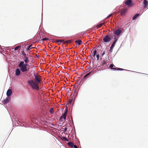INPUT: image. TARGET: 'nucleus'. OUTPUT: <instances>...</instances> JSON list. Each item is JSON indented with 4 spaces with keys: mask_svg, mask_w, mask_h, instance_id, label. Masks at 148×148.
<instances>
[{
    "mask_svg": "<svg viewBox=\"0 0 148 148\" xmlns=\"http://www.w3.org/2000/svg\"><path fill=\"white\" fill-rule=\"evenodd\" d=\"M114 39H115V40L112 43V44L111 46L110 47H112L113 48H114V46H115V44L116 43V41L117 40V39H116V38L115 37L114 38Z\"/></svg>",
    "mask_w": 148,
    "mask_h": 148,
    "instance_id": "nucleus-13",
    "label": "nucleus"
},
{
    "mask_svg": "<svg viewBox=\"0 0 148 148\" xmlns=\"http://www.w3.org/2000/svg\"><path fill=\"white\" fill-rule=\"evenodd\" d=\"M23 55L24 56L25 58L27 57L25 53L24 52L23 53H22Z\"/></svg>",
    "mask_w": 148,
    "mask_h": 148,
    "instance_id": "nucleus-29",
    "label": "nucleus"
},
{
    "mask_svg": "<svg viewBox=\"0 0 148 148\" xmlns=\"http://www.w3.org/2000/svg\"><path fill=\"white\" fill-rule=\"evenodd\" d=\"M67 144L72 147L74 148H78L77 146L75 145H74L73 143L69 142Z\"/></svg>",
    "mask_w": 148,
    "mask_h": 148,
    "instance_id": "nucleus-7",
    "label": "nucleus"
},
{
    "mask_svg": "<svg viewBox=\"0 0 148 148\" xmlns=\"http://www.w3.org/2000/svg\"><path fill=\"white\" fill-rule=\"evenodd\" d=\"M125 3L129 7H132L134 5V3H132V0H127Z\"/></svg>",
    "mask_w": 148,
    "mask_h": 148,
    "instance_id": "nucleus-4",
    "label": "nucleus"
},
{
    "mask_svg": "<svg viewBox=\"0 0 148 148\" xmlns=\"http://www.w3.org/2000/svg\"><path fill=\"white\" fill-rule=\"evenodd\" d=\"M49 112L51 113H53L54 112V111H53V108H51L50 110H49Z\"/></svg>",
    "mask_w": 148,
    "mask_h": 148,
    "instance_id": "nucleus-25",
    "label": "nucleus"
},
{
    "mask_svg": "<svg viewBox=\"0 0 148 148\" xmlns=\"http://www.w3.org/2000/svg\"><path fill=\"white\" fill-rule=\"evenodd\" d=\"M96 57L97 58V60H98L99 59V55L98 54L96 55Z\"/></svg>",
    "mask_w": 148,
    "mask_h": 148,
    "instance_id": "nucleus-34",
    "label": "nucleus"
},
{
    "mask_svg": "<svg viewBox=\"0 0 148 148\" xmlns=\"http://www.w3.org/2000/svg\"><path fill=\"white\" fill-rule=\"evenodd\" d=\"M127 11V9L125 8H123L122 9L121 12V15L122 16H124L125 14H126Z\"/></svg>",
    "mask_w": 148,
    "mask_h": 148,
    "instance_id": "nucleus-8",
    "label": "nucleus"
},
{
    "mask_svg": "<svg viewBox=\"0 0 148 148\" xmlns=\"http://www.w3.org/2000/svg\"><path fill=\"white\" fill-rule=\"evenodd\" d=\"M67 130V128L66 127H65L64 128V131H66Z\"/></svg>",
    "mask_w": 148,
    "mask_h": 148,
    "instance_id": "nucleus-36",
    "label": "nucleus"
},
{
    "mask_svg": "<svg viewBox=\"0 0 148 148\" xmlns=\"http://www.w3.org/2000/svg\"><path fill=\"white\" fill-rule=\"evenodd\" d=\"M49 39V38H43L42 39V40H47Z\"/></svg>",
    "mask_w": 148,
    "mask_h": 148,
    "instance_id": "nucleus-26",
    "label": "nucleus"
},
{
    "mask_svg": "<svg viewBox=\"0 0 148 148\" xmlns=\"http://www.w3.org/2000/svg\"><path fill=\"white\" fill-rule=\"evenodd\" d=\"M96 52H97V51L96 50H94L93 51V52H92V56L93 57H95V55L96 54Z\"/></svg>",
    "mask_w": 148,
    "mask_h": 148,
    "instance_id": "nucleus-20",
    "label": "nucleus"
},
{
    "mask_svg": "<svg viewBox=\"0 0 148 148\" xmlns=\"http://www.w3.org/2000/svg\"><path fill=\"white\" fill-rule=\"evenodd\" d=\"M121 32V31L120 30L118 29L115 30L114 32V33L117 36H118Z\"/></svg>",
    "mask_w": 148,
    "mask_h": 148,
    "instance_id": "nucleus-9",
    "label": "nucleus"
},
{
    "mask_svg": "<svg viewBox=\"0 0 148 148\" xmlns=\"http://www.w3.org/2000/svg\"><path fill=\"white\" fill-rule=\"evenodd\" d=\"M105 51H104L103 53H102V57H103V56L105 55Z\"/></svg>",
    "mask_w": 148,
    "mask_h": 148,
    "instance_id": "nucleus-32",
    "label": "nucleus"
},
{
    "mask_svg": "<svg viewBox=\"0 0 148 148\" xmlns=\"http://www.w3.org/2000/svg\"><path fill=\"white\" fill-rule=\"evenodd\" d=\"M139 14H137L135 15L133 17L132 19L134 20L139 15Z\"/></svg>",
    "mask_w": 148,
    "mask_h": 148,
    "instance_id": "nucleus-21",
    "label": "nucleus"
},
{
    "mask_svg": "<svg viewBox=\"0 0 148 148\" xmlns=\"http://www.w3.org/2000/svg\"><path fill=\"white\" fill-rule=\"evenodd\" d=\"M20 47L19 46H17V47H16L14 49V50H16L18 49V48H20Z\"/></svg>",
    "mask_w": 148,
    "mask_h": 148,
    "instance_id": "nucleus-27",
    "label": "nucleus"
},
{
    "mask_svg": "<svg viewBox=\"0 0 148 148\" xmlns=\"http://www.w3.org/2000/svg\"><path fill=\"white\" fill-rule=\"evenodd\" d=\"M67 111H68V108L67 107H66V109H65V112H66V114H67Z\"/></svg>",
    "mask_w": 148,
    "mask_h": 148,
    "instance_id": "nucleus-35",
    "label": "nucleus"
},
{
    "mask_svg": "<svg viewBox=\"0 0 148 148\" xmlns=\"http://www.w3.org/2000/svg\"><path fill=\"white\" fill-rule=\"evenodd\" d=\"M72 101H73V100H72V99H70V100H69V104H71V103H72Z\"/></svg>",
    "mask_w": 148,
    "mask_h": 148,
    "instance_id": "nucleus-33",
    "label": "nucleus"
},
{
    "mask_svg": "<svg viewBox=\"0 0 148 148\" xmlns=\"http://www.w3.org/2000/svg\"><path fill=\"white\" fill-rule=\"evenodd\" d=\"M71 40H68L67 41H65L64 42V43L65 44H68L69 42H71Z\"/></svg>",
    "mask_w": 148,
    "mask_h": 148,
    "instance_id": "nucleus-24",
    "label": "nucleus"
},
{
    "mask_svg": "<svg viewBox=\"0 0 148 148\" xmlns=\"http://www.w3.org/2000/svg\"><path fill=\"white\" fill-rule=\"evenodd\" d=\"M34 82L33 80H29L28 83L33 89L38 90L39 87L38 86V83L42 81L41 77L37 74H34Z\"/></svg>",
    "mask_w": 148,
    "mask_h": 148,
    "instance_id": "nucleus-1",
    "label": "nucleus"
},
{
    "mask_svg": "<svg viewBox=\"0 0 148 148\" xmlns=\"http://www.w3.org/2000/svg\"><path fill=\"white\" fill-rule=\"evenodd\" d=\"M105 23H101L98 25H97L96 26V27L97 28H98L101 27L103 25H105Z\"/></svg>",
    "mask_w": 148,
    "mask_h": 148,
    "instance_id": "nucleus-16",
    "label": "nucleus"
},
{
    "mask_svg": "<svg viewBox=\"0 0 148 148\" xmlns=\"http://www.w3.org/2000/svg\"><path fill=\"white\" fill-rule=\"evenodd\" d=\"M113 48H112V47H110V49L109 50V51L110 52H112V50H113Z\"/></svg>",
    "mask_w": 148,
    "mask_h": 148,
    "instance_id": "nucleus-28",
    "label": "nucleus"
},
{
    "mask_svg": "<svg viewBox=\"0 0 148 148\" xmlns=\"http://www.w3.org/2000/svg\"><path fill=\"white\" fill-rule=\"evenodd\" d=\"M21 74V71L20 69L17 68L16 69L15 71V75L16 76H18Z\"/></svg>",
    "mask_w": 148,
    "mask_h": 148,
    "instance_id": "nucleus-10",
    "label": "nucleus"
},
{
    "mask_svg": "<svg viewBox=\"0 0 148 148\" xmlns=\"http://www.w3.org/2000/svg\"><path fill=\"white\" fill-rule=\"evenodd\" d=\"M90 73L91 72H90L87 73L86 75H85L84 76V77L83 79L84 80L85 79H86V78H88Z\"/></svg>",
    "mask_w": 148,
    "mask_h": 148,
    "instance_id": "nucleus-14",
    "label": "nucleus"
},
{
    "mask_svg": "<svg viewBox=\"0 0 148 148\" xmlns=\"http://www.w3.org/2000/svg\"><path fill=\"white\" fill-rule=\"evenodd\" d=\"M24 61L25 63H28L29 61L28 58L27 57L25 58V59L24 60Z\"/></svg>",
    "mask_w": 148,
    "mask_h": 148,
    "instance_id": "nucleus-17",
    "label": "nucleus"
},
{
    "mask_svg": "<svg viewBox=\"0 0 148 148\" xmlns=\"http://www.w3.org/2000/svg\"><path fill=\"white\" fill-rule=\"evenodd\" d=\"M66 112H64V114H62L60 118V121H62L63 120L62 119H63L64 120L66 119Z\"/></svg>",
    "mask_w": 148,
    "mask_h": 148,
    "instance_id": "nucleus-5",
    "label": "nucleus"
},
{
    "mask_svg": "<svg viewBox=\"0 0 148 148\" xmlns=\"http://www.w3.org/2000/svg\"><path fill=\"white\" fill-rule=\"evenodd\" d=\"M12 93V90L10 89H9L7 91L6 94L8 97L10 96Z\"/></svg>",
    "mask_w": 148,
    "mask_h": 148,
    "instance_id": "nucleus-11",
    "label": "nucleus"
},
{
    "mask_svg": "<svg viewBox=\"0 0 148 148\" xmlns=\"http://www.w3.org/2000/svg\"><path fill=\"white\" fill-rule=\"evenodd\" d=\"M112 15V14H110L106 18V19L108 18L109 17H110V16H111Z\"/></svg>",
    "mask_w": 148,
    "mask_h": 148,
    "instance_id": "nucleus-30",
    "label": "nucleus"
},
{
    "mask_svg": "<svg viewBox=\"0 0 148 148\" xmlns=\"http://www.w3.org/2000/svg\"><path fill=\"white\" fill-rule=\"evenodd\" d=\"M143 4L144 5H147L148 4L147 1L146 0H144L143 1Z\"/></svg>",
    "mask_w": 148,
    "mask_h": 148,
    "instance_id": "nucleus-23",
    "label": "nucleus"
},
{
    "mask_svg": "<svg viewBox=\"0 0 148 148\" xmlns=\"http://www.w3.org/2000/svg\"><path fill=\"white\" fill-rule=\"evenodd\" d=\"M10 97H7L5 99L3 102L4 104H6L10 102Z\"/></svg>",
    "mask_w": 148,
    "mask_h": 148,
    "instance_id": "nucleus-12",
    "label": "nucleus"
},
{
    "mask_svg": "<svg viewBox=\"0 0 148 148\" xmlns=\"http://www.w3.org/2000/svg\"><path fill=\"white\" fill-rule=\"evenodd\" d=\"M64 41V40H56V42L58 43L59 42H62Z\"/></svg>",
    "mask_w": 148,
    "mask_h": 148,
    "instance_id": "nucleus-22",
    "label": "nucleus"
},
{
    "mask_svg": "<svg viewBox=\"0 0 148 148\" xmlns=\"http://www.w3.org/2000/svg\"><path fill=\"white\" fill-rule=\"evenodd\" d=\"M66 139H67V138L65 137H63L62 138V139L63 140H66Z\"/></svg>",
    "mask_w": 148,
    "mask_h": 148,
    "instance_id": "nucleus-31",
    "label": "nucleus"
},
{
    "mask_svg": "<svg viewBox=\"0 0 148 148\" xmlns=\"http://www.w3.org/2000/svg\"><path fill=\"white\" fill-rule=\"evenodd\" d=\"M75 42L76 43H77L79 45H80L82 43V41L80 40H75Z\"/></svg>",
    "mask_w": 148,
    "mask_h": 148,
    "instance_id": "nucleus-15",
    "label": "nucleus"
},
{
    "mask_svg": "<svg viewBox=\"0 0 148 148\" xmlns=\"http://www.w3.org/2000/svg\"><path fill=\"white\" fill-rule=\"evenodd\" d=\"M27 65L28 64H24V62L21 61L18 64V66L20 68L22 72H24L28 71L27 68Z\"/></svg>",
    "mask_w": 148,
    "mask_h": 148,
    "instance_id": "nucleus-2",
    "label": "nucleus"
},
{
    "mask_svg": "<svg viewBox=\"0 0 148 148\" xmlns=\"http://www.w3.org/2000/svg\"><path fill=\"white\" fill-rule=\"evenodd\" d=\"M111 37H113V36L110 35L109 36L108 34L106 36H104L103 39V42L106 43L110 42L112 39Z\"/></svg>",
    "mask_w": 148,
    "mask_h": 148,
    "instance_id": "nucleus-3",
    "label": "nucleus"
},
{
    "mask_svg": "<svg viewBox=\"0 0 148 148\" xmlns=\"http://www.w3.org/2000/svg\"><path fill=\"white\" fill-rule=\"evenodd\" d=\"M106 62L104 60L101 61V65L103 66H105L106 65Z\"/></svg>",
    "mask_w": 148,
    "mask_h": 148,
    "instance_id": "nucleus-18",
    "label": "nucleus"
},
{
    "mask_svg": "<svg viewBox=\"0 0 148 148\" xmlns=\"http://www.w3.org/2000/svg\"><path fill=\"white\" fill-rule=\"evenodd\" d=\"M32 46V45H31L27 46L26 47L27 50L29 51L32 48L31 47Z\"/></svg>",
    "mask_w": 148,
    "mask_h": 148,
    "instance_id": "nucleus-19",
    "label": "nucleus"
},
{
    "mask_svg": "<svg viewBox=\"0 0 148 148\" xmlns=\"http://www.w3.org/2000/svg\"><path fill=\"white\" fill-rule=\"evenodd\" d=\"M147 5H144V8H147Z\"/></svg>",
    "mask_w": 148,
    "mask_h": 148,
    "instance_id": "nucleus-37",
    "label": "nucleus"
},
{
    "mask_svg": "<svg viewBox=\"0 0 148 148\" xmlns=\"http://www.w3.org/2000/svg\"><path fill=\"white\" fill-rule=\"evenodd\" d=\"M114 66V65L112 64H111L110 65V67L112 69H113L114 71L116 70H118V71H123L124 70L123 69L120 68H118L117 69L115 68H113Z\"/></svg>",
    "mask_w": 148,
    "mask_h": 148,
    "instance_id": "nucleus-6",
    "label": "nucleus"
},
{
    "mask_svg": "<svg viewBox=\"0 0 148 148\" xmlns=\"http://www.w3.org/2000/svg\"><path fill=\"white\" fill-rule=\"evenodd\" d=\"M65 141H67V142H68L69 141V140L68 139H67V138L66 139V140H65Z\"/></svg>",
    "mask_w": 148,
    "mask_h": 148,
    "instance_id": "nucleus-38",
    "label": "nucleus"
}]
</instances>
